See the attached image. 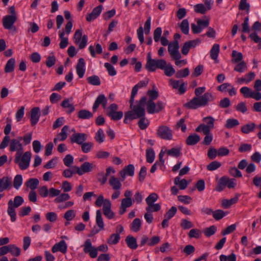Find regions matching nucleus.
<instances>
[{
    "label": "nucleus",
    "mask_w": 261,
    "mask_h": 261,
    "mask_svg": "<svg viewBox=\"0 0 261 261\" xmlns=\"http://www.w3.org/2000/svg\"><path fill=\"white\" fill-rule=\"evenodd\" d=\"M109 182L114 190H119L121 188L122 184L120 180L114 176H112L110 177Z\"/></svg>",
    "instance_id": "obj_21"
},
{
    "label": "nucleus",
    "mask_w": 261,
    "mask_h": 261,
    "mask_svg": "<svg viewBox=\"0 0 261 261\" xmlns=\"http://www.w3.org/2000/svg\"><path fill=\"white\" fill-rule=\"evenodd\" d=\"M205 90V87H198L195 90V94L196 97L193 98L190 101L186 103L184 107L189 109H196L198 108L204 107L208 105V101H213L215 97L211 93H204L202 96H199Z\"/></svg>",
    "instance_id": "obj_2"
},
{
    "label": "nucleus",
    "mask_w": 261,
    "mask_h": 261,
    "mask_svg": "<svg viewBox=\"0 0 261 261\" xmlns=\"http://www.w3.org/2000/svg\"><path fill=\"white\" fill-rule=\"evenodd\" d=\"M201 132L205 135V137L202 142V144L204 145H209L211 144L212 140H213V135L211 133V131H205V130H201Z\"/></svg>",
    "instance_id": "obj_25"
},
{
    "label": "nucleus",
    "mask_w": 261,
    "mask_h": 261,
    "mask_svg": "<svg viewBox=\"0 0 261 261\" xmlns=\"http://www.w3.org/2000/svg\"><path fill=\"white\" fill-rule=\"evenodd\" d=\"M134 172L135 167L133 165L129 164L125 166L123 169L119 172L121 177V181H123L125 179L126 175L133 176L134 175Z\"/></svg>",
    "instance_id": "obj_12"
},
{
    "label": "nucleus",
    "mask_w": 261,
    "mask_h": 261,
    "mask_svg": "<svg viewBox=\"0 0 261 261\" xmlns=\"http://www.w3.org/2000/svg\"><path fill=\"white\" fill-rule=\"evenodd\" d=\"M39 107H34L31 111V123L32 126L36 125L39 121L40 115Z\"/></svg>",
    "instance_id": "obj_19"
},
{
    "label": "nucleus",
    "mask_w": 261,
    "mask_h": 261,
    "mask_svg": "<svg viewBox=\"0 0 261 261\" xmlns=\"http://www.w3.org/2000/svg\"><path fill=\"white\" fill-rule=\"evenodd\" d=\"M158 137L162 139L170 140L172 139V130L168 126L162 125L159 127L156 131Z\"/></svg>",
    "instance_id": "obj_6"
},
{
    "label": "nucleus",
    "mask_w": 261,
    "mask_h": 261,
    "mask_svg": "<svg viewBox=\"0 0 261 261\" xmlns=\"http://www.w3.org/2000/svg\"><path fill=\"white\" fill-rule=\"evenodd\" d=\"M181 150L180 147H173L167 150L166 153L168 155L177 158L181 155Z\"/></svg>",
    "instance_id": "obj_30"
},
{
    "label": "nucleus",
    "mask_w": 261,
    "mask_h": 261,
    "mask_svg": "<svg viewBox=\"0 0 261 261\" xmlns=\"http://www.w3.org/2000/svg\"><path fill=\"white\" fill-rule=\"evenodd\" d=\"M87 82L90 85L99 86L100 85V80L98 76L93 75L87 79Z\"/></svg>",
    "instance_id": "obj_37"
},
{
    "label": "nucleus",
    "mask_w": 261,
    "mask_h": 261,
    "mask_svg": "<svg viewBox=\"0 0 261 261\" xmlns=\"http://www.w3.org/2000/svg\"><path fill=\"white\" fill-rule=\"evenodd\" d=\"M146 102L145 96L142 97L139 101H137L136 105L134 106L133 109L125 113L124 123L127 124L128 121L140 119L138 122L139 128L142 130L145 129L149 124V121L145 117Z\"/></svg>",
    "instance_id": "obj_1"
},
{
    "label": "nucleus",
    "mask_w": 261,
    "mask_h": 261,
    "mask_svg": "<svg viewBox=\"0 0 261 261\" xmlns=\"http://www.w3.org/2000/svg\"><path fill=\"white\" fill-rule=\"evenodd\" d=\"M17 16L6 15L3 18V25L5 29L16 30L14 24L17 20Z\"/></svg>",
    "instance_id": "obj_9"
},
{
    "label": "nucleus",
    "mask_w": 261,
    "mask_h": 261,
    "mask_svg": "<svg viewBox=\"0 0 261 261\" xmlns=\"http://www.w3.org/2000/svg\"><path fill=\"white\" fill-rule=\"evenodd\" d=\"M176 212V207L175 206H172L164 215V218L170 220L175 215Z\"/></svg>",
    "instance_id": "obj_62"
},
{
    "label": "nucleus",
    "mask_w": 261,
    "mask_h": 261,
    "mask_svg": "<svg viewBox=\"0 0 261 261\" xmlns=\"http://www.w3.org/2000/svg\"><path fill=\"white\" fill-rule=\"evenodd\" d=\"M255 126L256 125L254 123L247 124L242 127L241 131L244 134H248L250 132L253 131Z\"/></svg>",
    "instance_id": "obj_40"
},
{
    "label": "nucleus",
    "mask_w": 261,
    "mask_h": 261,
    "mask_svg": "<svg viewBox=\"0 0 261 261\" xmlns=\"http://www.w3.org/2000/svg\"><path fill=\"white\" fill-rule=\"evenodd\" d=\"M39 181L37 178H30L26 182L25 185L31 190H35L38 187Z\"/></svg>",
    "instance_id": "obj_32"
},
{
    "label": "nucleus",
    "mask_w": 261,
    "mask_h": 261,
    "mask_svg": "<svg viewBox=\"0 0 261 261\" xmlns=\"http://www.w3.org/2000/svg\"><path fill=\"white\" fill-rule=\"evenodd\" d=\"M108 175L102 171L97 174L96 177L97 180L101 183V185H104L107 180Z\"/></svg>",
    "instance_id": "obj_61"
},
{
    "label": "nucleus",
    "mask_w": 261,
    "mask_h": 261,
    "mask_svg": "<svg viewBox=\"0 0 261 261\" xmlns=\"http://www.w3.org/2000/svg\"><path fill=\"white\" fill-rule=\"evenodd\" d=\"M155 158L154 152L152 148L146 150V161L149 163H152Z\"/></svg>",
    "instance_id": "obj_49"
},
{
    "label": "nucleus",
    "mask_w": 261,
    "mask_h": 261,
    "mask_svg": "<svg viewBox=\"0 0 261 261\" xmlns=\"http://www.w3.org/2000/svg\"><path fill=\"white\" fill-rule=\"evenodd\" d=\"M159 196L155 193H152L146 198L145 201L147 206H150L158 200Z\"/></svg>",
    "instance_id": "obj_33"
},
{
    "label": "nucleus",
    "mask_w": 261,
    "mask_h": 261,
    "mask_svg": "<svg viewBox=\"0 0 261 261\" xmlns=\"http://www.w3.org/2000/svg\"><path fill=\"white\" fill-rule=\"evenodd\" d=\"M247 66L244 61L239 62L238 64L234 67V70L239 72H243L247 69Z\"/></svg>",
    "instance_id": "obj_53"
},
{
    "label": "nucleus",
    "mask_w": 261,
    "mask_h": 261,
    "mask_svg": "<svg viewBox=\"0 0 261 261\" xmlns=\"http://www.w3.org/2000/svg\"><path fill=\"white\" fill-rule=\"evenodd\" d=\"M95 167L92 163H90L88 162H84L82 164L79 169L77 170L78 174L79 175H82L85 173H88L91 171Z\"/></svg>",
    "instance_id": "obj_18"
},
{
    "label": "nucleus",
    "mask_w": 261,
    "mask_h": 261,
    "mask_svg": "<svg viewBox=\"0 0 261 261\" xmlns=\"http://www.w3.org/2000/svg\"><path fill=\"white\" fill-rule=\"evenodd\" d=\"M87 138L88 135L85 133H74L71 136L70 141L72 143H75L81 145L87 139Z\"/></svg>",
    "instance_id": "obj_11"
},
{
    "label": "nucleus",
    "mask_w": 261,
    "mask_h": 261,
    "mask_svg": "<svg viewBox=\"0 0 261 261\" xmlns=\"http://www.w3.org/2000/svg\"><path fill=\"white\" fill-rule=\"evenodd\" d=\"M11 202L12 200H10L8 203V207L7 212L8 215L11 217V220L12 222H14L16 220V212L15 211V208H14L13 206H11Z\"/></svg>",
    "instance_id": "obj_31"
},
{
    "label": "nucleus",
    "mask_w": 261,
    "mask_h": 261,
    "mask_svg": "<svg viewBox=\"0 0 261 261\" xmlns=\"http://www.w3.org/2000/svg\"><path fill=\"white\" fill-rule=\"evenodd\" d=\"M85 62L83 58H80L76 65L75 69L79 78H82L85 72Z\"/></svg>",
    "instance_id": "obj_17"
},
{
    "label": "nucleus",
    "mask_w": 261,
    "mask_h": 261,
    "mask_svg": "<svg viewBox=\"0 0 261 261\" xmlns=\"http://www.w3.org/2000/svg\"><path fill=\"white\" fill-rule=\"evenodd\" d=\"M22 184V177L20 174L16 175L13 180V187L16 190L19 189Z\"/></svg>",
    "instance_id": "obj_44"
},
{
    "label": "nucleus",
    "mask_w": 261,
    "mask_h": 261,
    "mask_svg": "<svg viewBox=\"0 0 261 261\" xmlns=\"http://www.w3.org/2000/svg\"><path fill=\"white\" fill-rule=\"evenodd\" d=\"M164 63H161L162 65V67H156V69H160L164 70L165 74L167 76H171L172 75L175 73V70L172 67L170 63H167V62L162 59Z\"/></svg>",
    "instance_id": "obj_13"
},
{
    "label": "nucleus",
    "mask_w": 261,
    "mask_h": 261,
    "mask_svg": "<svg viewBox=\"0 0 261 261\" xmlns=\"http://www.w3.org/2000/svg\"><path fill=\"white\" fill-rule=\"evenodd\" d=\"M96 222L100 229H103L104 228V223L101 216V211L100 210H97L96 211Z\"/></svg>",
    "instance_id": "obj_36"
},
{
    "label": "nucleus",
    "mask_w": 261,
    "mask_h": 261,
    "mask_svg": "<svg viewBox=\"0 0 261 261\" xmlns=\"http://www.w3.org/2000/svg\"><path fill=\"white\" fill-rule=\"evenodd\" d=\"M201 232L199 229L194 228L190 230L188 233V237L190 238L198 239L201 236Z\"/></svg>",
    "instance_id": "obj_55"
},
{
    "label": "nucleus",
    "mask_w": 261,
    "mask_h": 261,
    "mask_svg": "<svg viewBox=\"0 0 261 261\" xmlns=\"http://www.w3.org/2000/svg\"><path fill=\"white\" fill-rule=\"evenodd\" d=\"M239 195L236 196L230 199H223L222 200L221 205L224 208H228L232 204L237 203L239 200Z\"/></svg>",
    "instance_id": "obj_23"
},
{
    "label": "nucleus",
    "mask_w": 261,
    "mask_h": 261,
    "mask_svg": "<svg viewBox=\"0 0 261 261\" xmlns=\"http://www.w3.org/2000/svg\"><path fill=\"white\" fill-rule=\"evenodd\" d=\"M162 63H164L162 59H151L150 53H149L147 56L145 68L148 71L154 72L156 70V67H162V65L161 64Z\"/></svg>",
    "instance_id": "obj_3"
},
{
    "label": "nucleus",
    "mask_w": 261,
    "mask_h": 261,
    "mask_svg": "<svg viewBox=\"0 0 261 261\" xmlns=\"http://www.w3.org/2000/svg\"><path fill=\"white\" fill-rule=\"evenodd\" d=\"M125 242L127 246L130 249H136L138 247L136 239L132 236H127Z\"/></svg>",
    "instance_id": "obj_24"
},
{
    "label": "nucleus",
    "mask_w": 261,
    "mask_h": 261,
    "mask_svg": "<svg viewBox=\"0 0 261 261\" xmlns=\"http://www.w3.org/2000/svg\"><path fill=\"white\" fill-rule=\"evenodd\" d=\"M190 71L188 68L179 70L175 72V77L177 79L186 77L189 75Z\"/></svg>",
    "instance_id": "obj_39"
},
{
    "label": "nucleus",
    "mask_w": 261,
    "mask_h": 261,
    "mask_svg": "<svg viewBox=\"0 0 261 261\" xmlns=\"http://www.w3.org/2000/svg\"><path fill=\"white\" fill-rule=\"evenodd\" d=\"M179 28L181 31V32L186 34V35H187L189 33V21L188 20V19H184L180 25H179Z\"/></svg>",
    "instance_id": "obj_41"
},
{
    "label": "nucleus",
    "mask_w": 261,
    "mask_h": 261,
    "mask_svg": "<svg viewBox=\"0 0 261 261\" xmlns=\"http://www.w3.org/2000/svg\"><path fill=\"white\" fill-rule=\"evenodd\" d=\"M227 213L224 212L223 211L221 210H217L215 211H213V216L216 220H220Z\"/></svg>",
    "instance_id": "obj_46"
},
{
    "label": "nucleus",
    "mask_w": 261,
    "mask_h": 261,
    "mask_svg": "<svg viewBox=\"0 0 261 261\" xmlns=\"http://www.w3.org/2000/svg\"><path fill=\"white\" fill-rule=\"evenodd\" d=\"M133 204L132 198H123L121 200L119 210V214L123 215L126 211V208L130 207Z\"/></svg>",
    "instance_id": "obj_20"
},
{
    "label": "nucleus",
    "mask_w": 261,
    "mask_h": 261,
    "mask_svg": "<svg viewBox=\"0 0 261 261\" xmlns=\"http://www.w3.org/2000/svg\"><path fill=\"white\" fill-rule=\"evenodd\" d=\"M241 93L245 98H251L253 91L247 87H243L240 89Z\"/></svg>",
    "instance_id": "obj_50"
},
{
    "label": "nucleus",
    "mask_w": 261,
    "mask_h": 261,
    "mask_svg": "<svg viewBox=\"0 0 261 261\" xmlns=\"http://www.w3.org/2000/svg\"><path fill=\"white\" fill-rule=\"evenodd\" d=\"M179 43L178 40H174L168 44V50L171 57L174 60H179L181 55L179 51Z\"/></svg>",
    "instance_id": "obj_5"
},
{
    "label": "nucleus",
    "mask_w": 261,
    "mask_h": 261,
    "mask_svg": "<svg viewBox=\"0 0 261 261\" xmlns=\"http://www.w3.org/2000/svg\"><path fill=\"white\" fill-rule=\"evenodd\" d=\"M219 258L220 261H237L236 255L233 253H231L228 256L221 254Z\"/></svg>",
    "instance_id": "obj_45"
},
{
    "label": "nucleus",
    "mask_w": 261,
    "mask_h": 261,
    "mask_svg": "<svg viewBox=\"0 0 261 261\" xmlns=\"http://www.w3.org/2000/svg\"><path fill=\"white\" fill-rule=\"evenodd\" d=\"M200 140V137L196 134H193L189 135L186 141V143L188 145H195Z\"/></svg>",
    "instance_id": "obj_22"
},
{
    "label": "nucleus",
    "mask_w": 261,
    "mask_h": 261,
    "mask_svg": "<svg viewBox=\"0 0 261 261\" xmlns=\"http://www.w3.org/2000/svg\"><path fill=\"white\" fill-rule=\"evenodd\" d=\"M93 147V143L91 142H84L81 145V149L83 152L88 153L90 152Z\"/></svg>",
    "instance_id": "obj_52"
},
{
    "label": "nucleus",
    "mask_w": 261,
    "mask_h": 261,
    "mask_svg": "<svg viewBox=\"0 0 261 261\" xmlns=\"http://www.w3.org/2000/svg\"><path fill=\"white\" fill-rule=\"evenodd\" d=\"M239 122L237 119H228L226 120L225 127L227 128H231L239 125Z\"/></svg>",
    "instance_id": "obj_47"
},
{
    "label": "nucleus",
    "mask_w": 261,
    "mask_h": 261,
    "mask_svg": "<svg viewBox=\"0 0 261 261\" xmlns=\"http://www.w3.org/2000/svg\"><path fill=\"white\" fill-rule=\"evenodd\" d=\"M77 117L81 119H89L93 117V114L88 110H82L79 111Z\"/></svg>",
    "instance_id": "obj_29"
},
{
    "label": "nucleus",
    "mask_w": 261,
    "mask_h": 261,
    "mask_svg": "<svg viewBox=\"0 0 261 261\" xmlns=\"http://www.w3.org/2000/svg\"><path fill=\"white\" fill-rule=\"evenodd\" d=\"M220 51L218 44H214L210 50V56L213 60H217Z\"/></svg>",
    "instance_id": "obj_28"
},
{
    "label": "nucleus",
    "mask_w": 261,
    "mask_h": 261,
    "mask_svg": "<svg viewBox=\"0 0 261 261\" xmlns=\"http://www.w3.org/2000/svg\"><path fill=\"white\" fill-rule=\"evenodd\" d=\"M15 60L14 58L10 59L7 62L5 67V72L6 73H10L14 71Z\"/></svg>",
    "instance_id": "obj_26"
},
{
    "label": "nucleus",
    "mask_w": 261,
    "mask_h": 261,
    "mask_svg": "<svg viewBox=\"0 0 261 261\" xmlns=\"http://www.w3.org/2000/svg\"><path fill=\"white\" fill-rule=\"evenodd\" d=\"M31 156L32 154L29 151L25 152L22 155L20 161L18 163L20 169L25 170L29 167Z\"/></svg>",
    "instance_id": "obj_10"
},
{
    "label": "nucleus",
    "mask_w": 261,
    "mask_h": 261,
    "mask_svg": "<svg viewBox=\"0 0 261 261\" xmlns=\"http://www.w3.org/2000/svg\"><path fill=\"white\" fill-rule=\"evenodd\" d=\"M22 146L21 143H20L19 140L17 139H12L10 141V151H14L16 150L18 148H21Z\"/></svg>",
    "instance_id": "obj_35"
},
{
    "label": "nucleus",
    "mask_w": 261,
    "mask_h": 261,
    "mask_svg": "<svg viewBox=\"0 0 261 261\" xmlns=\"http://www.w3.org/2000/svg\"><path fill=\"white\" fill-rule=\"evenodd\" d=\"M96 102L99 105H102L105 108L107 103V99L104 94H100L95 100Z\"/></svg>",
    "instance_id": "obj_63"
},
{
    "label": "nucleus",
    "mask_w": 261,
    "mask_h": 261,
    "mask_svg": "<svg viewBox=\"0 0 261 261\" xmlns=\"http://www.w3.org/2000/svg\"><path fill=\"white\" fill-rule=\"evenodd\" d=\"M221 166V164L220 162L215 161L212 162L211 163L207 165L206 166V169L208 171H214L220 167Z\"/></svg>",
    "instance_id": "obj_58"
},
{
    "label": "nucleus",
    "mask_w": 261,
    "mask_h": 261,
    "mask_svg": "<svg viewBox=\"0 0 261 261\" xmlns=\"http://www.w3.org/2000/svg\"><path fill=\"white\" fill-rule=\"evenodd\" d=\"M23 199L20 196H16L14 198V201H12L11 206L17 208L20 206L23 202Z\"/></svg>",
    "instance_id": "obj_48"
},
{
    "label": "nucleus",
    "mask_w": 261,
    "mask_h": 261,
    "mask_svg": "<svg viewBox=\"0 0 261 261\" xmlns=\"http://www.w3.org/2000/svg\"><path fill=\"white\" fill-rule=\"evenodd\" d=\"M202 121L205 123L200 124L195 129L196 132H201V130L211 131L214 128L215 119L212 116L204 117Z\"/></svg>",
    "instance_id": "obj_4"
},
{
    "label": "nucleus",
    "mask_w": 261,
    "mask_h": 261,
    "mask_svg": "<svg viewBox=\"0 0 261 261\" xmlns=\"http://www.w3.org/2000/svg\"><path fill=\"white\" fill-rule=\"evenodd\" d=\"M75 43H79V47L80 49H83L87 45L88 37L87 36L84 35L82 36V30L81 29L77 30L74 35Z\"/></svg>",
    "instance_id": "obj_7"
},
{
    "label": "nucleus",
    "mask_w": 261,
    "mask_h": 261,
    "mask_svg": "<svg viewBox=\"0 0 261 261\" xmlns=\"http://www.w3.org/2000/svg\"><path fill=\"white\" fill-rule=\"evenodd\" d=\"M195 251V248L192 245H186L182 250V252L187 256L193 254Z\"/></svg>",
    "instance_id": "obj_64"
},
{
    "label": "nucleus",
    "mask_w": 261,
    "mask_h": 261,
    "mask_svg": "<svg viewBox=\"0 0 261 261\" xmlns=\"http://www.w3.org/2000/svg\"><path fill=\"white\" fill-rule=\"evenodd\" d=\"M9 252L14 256H18L20 254V249L14 245H9Z\"/></svg>",
    "instance_id": "obj_59"
},
{
    "label": "nucleus",
    "mask_w": 261,
    "mask_h": 261,
    "mask_svg": "<svg viewBox=\"0 0 261 261\" xmlns=\"http://www.w3.org/2000/svg\"><path fill=\"white\" fill-rule=\"evenodd\" d=\"M102 8L103 6L102 5H99L96 7L94 8L92 11L91 13H90L87 16V21L90 22L92 20L96 19L101 13Z\"/></svg>",
    "instance_id": "obj_16"
},
{
    "label": "nucleus",
    "mask_w": 261,
    "mask_h": 261,
    "mask_svg": "<svg viewBox=\"0 0 261 261\" xmlns=\"http://www.w3.org/2000/svg\"><path fill=\"white\" fill-rule=\"evenodd\" d=\"M120 239V236L118 234L113 233L110 238L107 240V243L109 245L117 244Z\"/></svg>",
    "instance_id": "obj_38"
},
{
    "label": "nucleus",
    "mask_w": 261,
    "mask_h": 261,
    "mask_svg": "<svg viewBox=\"0 0 261 261\" xmlns=\"http://www.w3.org/2000/svg\"><path fill=\"white\" fill-rule=\"evenodd\" d=\"M231 56L232 58V61L234 63H237L243 61V54L241 53L238 52L236 50H233L232 51Z\"/></svg>",
    "instance_id": "obj_42"
},
{
    "label": "nucleus",
    "mask_w": 261,
    "mask_h": 261,
    "mask_svg": "<svg viewBox=\"0 0 261 261\" xmlns=\"http://www.w3.org/2000/svg\"><path fill=\"white\" fill-rule=\"evenodd\" d=\"M217 231V227L215 225L211 226L209 227L206 228L203 230V233L207 237H210L214 234Z\"/></svg>",
    "instance_id": "obj_51"
},
{
    "label": "nucleus",
    "mask_w": 261,
    "mask_h": 261,
    "mask_svg": "<svg viewBox=\"0 0 261 261\" xmlns=\"http://www.w3.org/2000/svg\"><path fill=\"white\" fill-rule=\"evenodd\" d=\"M242 29L241 30L243 33H249L250 31L249 25V17H246L244 20V22L242 24Z\"/></svg>",
    "instance_id": "obj_56"
},
{
    "label": "nucleus",
    "mask_w": 261,
    "mask_h": 261,
    "mask_svg": "<svg viewBox=\"0 0 261 261\" xmlns=\"http://www.w3.org/2000/svg\"><path fill=\"white\" fill-rule=\"evenodd\" d=\"M174 183L176 185H178L179 188L180 190H184L185 189L188 183L187 180L185 179H180L179 177H176L174 179Z\"/></svg>",
    "instance_id": "obj_27"
},
{
    "label": "nucleus",
    "mask_w": 261,
    "mask_h": 261,
    "mask_svg": "<svg viewBox=\"0 0 261 261\" xmlns=\"http://www.w3.org/2000/svg\"><path fill=\"white\" fill-rule=\"evenodd\" d=\"M105 134L102 129L99 128L95 134V139L99 143H102L104 141Z\"/></svg>",
    "instance_id": "obj_57"
},
{
    "label": "nucleus",
    "mask_w": 261,
    "mask_h": 261,
    "mask_svg": "<svg viewBox=\"0 0 261 261\" xmlns=\"http://www.w3.org/2000/svg\"><path fill=\"white\" fill-rule=\"evenodd\" d=\"M12 187V178L8 176H4L0 178V192L6 190L11 189Z\"/></svg>",
    "instance_id": "obj_14"
},
{
    "label": "nucleus",
    "mask_w": 261,
    "mask_h": 261,
    "mask_svg": "<svg viewBox=\"0 0 261 261\" xmlns=\"http://www.w3.org/2000/svg\"><path fill=\"white\" fill-rule=\"evenodd\" d=\"M141 226V222L139 218H135L132 224H131V229L134 232H138L140 229V227Z\"/></svg>",
    "instance_id": "obj_43"
},
{
    "label": "nucleus",
    "mask_w": 261,
    "mask_h": 261,
    "mask_svg": "<svg viewBox=\"0 0 261 261\" xmlns=\"http://www.w3.org/2000/svg\"><path fill=\"white\" fill-rule=\"evenodd\" d=\"M252 30L254 32L249 35V37L255 43H258V48H261V38H260L255 32L256 31H261V23L258 21H255L252 26Z\"/></svg>",
    "instance_id": "obj_8"
},
{
    "label": "nucleus",
    "mask_w": 261,
    "mask_h": 261,
    "mask_svg": "<svg viewBox=\"0 0 261 261\" xmlns=\"http://www.w3.org/2000/svg\"><path fill=\"white\" fill-rule=\"evenodd\" d=\"M247 0H241L239 8L240 10H245L247 13H248L250 10V4L247 3Z\"/></svg>",
    "instance_id": "obj_54"
},
{
    "label": "nucleus",
    "mask_w": 261,
    "mask_h": 261,
    "mask_svg": "<svg viewBox=\"0 0 261 261\" xmlns=\"http://www.w3.org/2000/svg\"><path fill=\"white\" fill-rule=\"evenodd\" d=\"M147 105V111L149 114L156 113V105L151 100H148L146 102Z\"/></svg>",
    "instance_id": "obj_34"
},
{
    "label": "nucleus",
    "mask_w": 261,
    "mask_h": 261,
    "mask_svg": "<svg viewBox=\"0 0 261 261\" xmlns=\"http://www.w3.org/2000/svg\"><path fill=\"white\" fill-rule=\"evenodd\" d=\"M194 11L196 13L204 14L207 11V9L203 4H198L194 6Z\"/></svg>",
    "instance_id": "obj_60"
},
{
    "label": "nucleus",
    "mask_w": 261,
    "mask_h": 261,
    "mask_svg": "<svg viewBox=\"0 0 261 261\" xmlns=\"http://www.w3.org/2000/svg\"><path fill=\"white\" fill-rule=\"evenodd\" d=\"M67 245L64 240L60 241L59 243L55 244L51 248V251L55 253L60 251L65 254L67 252Z\"/></svg>",
    "instance_id": "obj_15"
}]
</instances>
